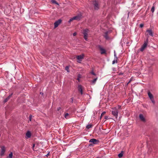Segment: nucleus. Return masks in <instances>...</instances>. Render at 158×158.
I'll list each match as a JSON object with an SVG mask.
<instances>
[{
  "label": "nucleus",
  "instance_id": "nucleus-21",
  "mask_svg": "<svg viewBox=\"0 0 158 158\" xmlns=\"http://www.w3.org/2000/svg\"><path fill=\"white\" fill-rule=\"evenodd\" d=\"M97 79L98 77H96L92 81V82L93 84H94L96 81L97 80Z\"/></svg>",
  "mask_w": 158,
  "mask_h": 158
},
{
  "label": "nucleus",
  "instance_id": "nucleus-16",
  "mask_svg": "<svg viewBox=\"0 0 158 158\" xmlns=\"http://www.w3.org/2000/svg\"><path fill=\"white\" fill-rule=\"evenodd\" d=\"M108 32H106L105 33V34L104 35V37L105 38V39L106 40H108L109 38V37L108 36Z\"/></svg>",
  "mask_w": 158,
  "mask_h": 158
},
{
  "label": "nucleus",
  "instance_id": "nucleus-22",
  "mask_svg": "<svg viewBox=\"0 0 158 158\" xmlns=\"http://www.w3.org/2000/svg\"><path fill=\"white\" fill-rule=\"evenodd\" d=\"M155 7L154 6H153L152 7V8H151V11L152 12V13H153L155 11Z\"/></svg>",
  "mask_w": 158,
  "mask_h": 158
},
{
  "label": "nucleus",
  "instance_id": "nucleus-8",
  "mask_svg": "<svg viewBox=\"0 0 158 158\" xmlns=\"http://www.w3.org/2000/svg\"><path fill=\"white\" fill-rule=\"evenodd\" d=\"M62 22V20L59 19L58 20L56 21L54 23V28L57 27L58 25L60 24Z\"/></svg>",
  "mask_w": 158,
  "mask_h": 158
},
{
  "label": "nucleus",
  "instance_id": "nucleus-32",
  "mask_svg": "<svg viewBox=\"0 0 158 158\" xmlns=\"http://www.w3.org/2000/svg\"><path fill=\"white\" fill-rule=\"evenodd\" d=\"M76 35H77V33L76 32L74 33L73 34V35L74 36H75Z\"/></svg>",
  "mask_w": 158,
  "mask_h": 158
},
{
  "label": "nucleus",
  "instance_id": "nucleus-2",
  "mask_svg": "<svg viewBox=\"0 0 158 158\" xmlns=\"http://www.w3.org/2000/svg\"><path fill=\"white\" fill-rule=\"evenodd\" d=\"M89 31V30L87 28L83 30L82 34L84 35V39L86 41L88 40V35Z\"/></svg>",
  "mask_w": 158,
  "mask_h": 158
},
{
  "label": "nucleus",
  "instance_id": "nucleus-7",
  "mask_svg": "<svg viewBox=\"0 0 158 158\" xmlns=\"http://www.w3.org/2000/svg\"><path fill=\"white\" fill-rule=\"evenodd\" d=\"M84 57V55L83 54L81 55H80L77 56L76 57L77 59L78 60L77 62L80 63Z\"/></svg>",
  "mask_w": 158,
  "mask_h": 158
},
{
  "label": "nucleus",
  "instance_id": "nucleus-38",
  "mask_svg": "<svg viewBox=\"0 0 158 158\" xmlns=\"http://www.w3.org/2000/svg\"><path fill=\"white\" fill-rule=\"evenodd\" d=\"M49 155V152L46 155V156H48Z\"/></svg>",
  "mask_w": 158,
  "mask_h": 158
},
{
  "label": "nucleus",
  "instance_id": "nucleus-34",
  "mask_svg": "<svg viewBox=\"0 0 158 158\" xmlns=\"http://www.w3.org/2000/svg\"><path fill=\"white\" fill-rule=\"evenodd\" d=\"M108 116H105L104 117V118L105 119H108Z\"/></svg>",
  "mask_w": 158,
  "mask_h": 158
},
{
  "label": "nucleus",
  "instance_id": "nucleus-26",
  "mask_svg": "<svg viewBox=\"0 0 158 158\" xmlns=\"http://www.w3.org/2000/svg\"><path fill=\"white\" fill-rule=\"evenodd\" d=\"M90 73L92 74L93 75H94V76H96V74L93 72V71H91L90 72Z\"/></svg>",
  "mask_w": 158,
  "mask_h": 158
},
{
  "label": "nucleus",
  "instance_id": "nucleus-43",
  "mask_svg": "<svg viewBox=\"0 0 158 158\" xmlns=\"http://www.w3.org/2000/svg\"><path fill=\"white\" fill-rule=\"evenodd\" d=\"M77 80H79V79L78 78L77 79Z\"/></svg>",
  "mask_w": 158,
  "mask_h": 158
},
{
  "label": "nucleus",
  "instance_id": "nucleus-13",
  "mask_svg": "<svg viewBox=\"0 0 158 158\" xmlns=\"http://www.w3.org/2000/svg\"><path fill=\"white\" fill-rule=\"evenodd\" d=\"M78 90L80 92L81 94L82 95L83 94V90L82 87L81 85H79L78 86Z\"/></svg>",
  "mask_w": 158,
  "mask_h": 158
},
{
  "label": "nucleus",
  "instance_id": "nucleus-37",
  "mask_svg": "<svg viewBox=\"0 0 158 158\" xmlns=\"http://www.w3.org/2000/svg\"><path fill=\"white\" fill-rule=\"evenodd\" d=\"M123 73H119V74H118L119 75H123Z\"/></svg>",
  "mask_w": 158,
  "mask_h": 158
},
{
  "label": "nucleus",
  "instance_id": "nucleus-18",
  "mask_svg": "<svg viewBox=\"0 0 158 158\" xmlns=\"http://www.w3.org/2000/svg\"><path fill=\"white\" fill-rule=\"evenodd\" d=\"M117 58L116 57L115 58H114V60L112 61V64H114L115 63H117Z\"/></svg>",
  "mask_w": 158,
  "mask_h": 158
},
{
  "label": "nucleus",
  "instance_id": "nucleus-25",
  "mask_svg": "<svg viewBox=\"0 0 158 158\" xmlns=\"http://www.w3.org/2000/svg\"><path fill=\"white\" fill-rule=\"evenodd\" d=\"M69 115V114L68 113H66L64 115V117L66 118H68V116Z\"/></svg>",
  "mask_w": 158,
  "mask_h": 158
},
{
  "label": "nucleus",
  "instance_id": "nucleus-24",
  "mask_svg": "<svg viewBox=\"0 0 158 158\" xmlns=\"http://www.w3.org/2000/svg\"><path fill=\"white\" fill-rule=\"evenodd\" d=\"M65 69L67 71V72H69V67L68 66H66L65 67Z\"/></svg>",
  "mask_w": 158,
  "mask_h": 158
},
{
  "label": "nucleus",
  "instance_id": "nucleus-23",
  "mask_svg": "<svg viewBox=\"0 0 158 158\" xmlns=\"http://www.w3.org/2000/svg\"><path fill=\"white\" fill-rule=\"evenodd\" d=\"M92 127V125H87L86 127V128L87 129H89Z\"/></svg>",
  "mask_w": 158,
  "mask_h": 158
},
{
  "label": "nucleus",
  "instance_id": "nucleus-1",
  "mask_svg": "<svg viewBox=\"0 0 158 158\" xmlns=\"http://www.w3.org/2000/svg\"><path fill=\"white\" fill-rule=\"evenodd\" d=\"M112 109L113 110L111 111L112 114H113L116 118H117L118 114V111L117 108L116 107L112 108Z\"/></svg>",
  "mask_w": 158,
  "mask_h": 158
},
{
  "label": "nucleus",
  "instance_id": "nucleus-12",
  "mask_svg": "<svg viewBox=\"0 0 158 158\" xmlns=\"http://www.w3.org/2000/svg\"><path fill=\"white\" fill-rule=\"evenodd\" d=\"M5 151V148L4 147H2L1 148V150L0 153V154L1 155H3L4 154Z\"/></svg>",
  "mask_w": 158,
  "mask_h": 158
},
{
  "label": "nucleus",
  "instance_id": "nucleus-14",
  "mask_svg": "<svg viewBox=\"0 0 158 158\" xmlns=\"http://www.w3.org/2000/svg\"><path fill=\"white\" fill-rule=\"evenodd\" d=\"M31 133L29 131H28L26 134V137L25 138L26 139H28L31 136Z\"/></svg>",
  "mask_w": 158,
  "mask_h": 158
},
{
  "label": "nucleus",
  "instance_id": "nucleus-35",
  "mask_svg": "<svg viewBox=\"0 0 158 158\" xmlns=\"http://www.w3.org/2000/svg\"><path fill=\"white\" fill-rule=\"evenodd\" d=\"M60 109H61V108L60 107H58L57 108V111H59V110H60Z\"/></svg>",
  "mask_w": 158,
  "mask_h": 158
},
{
  "label": "nucleus",
  "instance_id": "nucleus-3",
  "mask_svg": "<svg viewBox=\"0 0 158 158\" xmlns=\"http://www.w3.org/2000/svg\"><path fill=\"white\" fill-rule=\"evenodd\" d=\"M148 38H147L146 40L144 41L143 44L140 48V51L143 52L147 47L148 44Z\"/></svg>",
  "mask_w": 158,
  "mask_h": 158
},
{
  "label": "nucleus",
  "instance_id": "nucleus-29",
  "mask_svg": "<svg viewBox=\"0 0 158 158\" xmlns=\"http://www.w3.org/2000/svg\"><path fill=\"white\" fill-rule=\"evenodd\" d=\"M32 116L31 115H29V121H31V119Z\"/></svg>",
  "mask_w": 158,
  "mask_h": 158
},
{
  "label": "nucleus",
  "instance_id": "nucleus-39",
  "mask_svg": "<svg viewBox=\"0 0 158 158\" xmlns=\"http://www.w3.org/2000/svg\"><path fill=\"white\" fill-rule=\"evenodd\" d=\"M131 81V79H130L129 81L128 82V83H130Z\"/></svg>",
  "mask_w": 158,
  "mask_h": 158
},
{
  "label": "nucleus",
  "instance_id": "nucleus-30",
  "mask_svg": "<svg viewBox=\"0 0 158 158\" xmlns=\"http://www.w3.org/2000/svg\"><path fill=\"white\" fill-rule=\"evenodd\" d=\"M143 24L142 23L140 24L139 27H140L142 28L143 27Z\"/></svg>",
  "mask_w": 158,
  "mask_h": 158
},
{
  "label": "nucleus",
  "instance_id": "nucleus-10",
  "mask_svg": "<svg viewBox=\"0 0 158 158\" xmlns=\"http://www.w3.org/2000/svg\"><path fill=\"white\" fill-rule=\"evenodd\" d=\"M80 17L78 15L74 16L73 18H71L69 21V22L70 23L71 21L74 20H79L80 19Z\"/></svg>",
  "mask_w": 158,
  "mask_h": 158
},
{
  "label": "nucleus",
  "instance_id": "nucleus-41",
  "mask_svg": "<svg viewBox=\"0 0 158 158\" xmlns=\"http://www.w3.org/2000/svg\"><path fill=\"white\" fill-rule=\"evenodd\" d=\"M35 146V144H33V147H34Z\"/></svg>",
  "mask_w": 158,
  "mask_h": 158
},
{
  "label": "nucleus",
  "instance_id": "nucleus-9",
  "mask_svg": "<svg viewBox=\"0 0 158 158\" xmlns=\"http://www.w3.org/2000/svg\"><path fill=\"white\" fill-rule=\"evenodd\" d=\"M98 48L101 51V53L102 54H106V50L103 48L101 46L99 45Z\"/></svg>",
  "mask_w": 158,
  "mask_h": 158
},
{
  "label": "nucleus",
  "instance_id": "nucleus-33",
  "mask_svg": "<svg viewBox=\"0 0 158 158\" xmlns=\"http://www.w3.org/2000/svg\"><path fill=\"white\" fill-rule=\"evenodd\" d=\"M12 94H10V95L8 96V98H9L10 99V98L11 97V96H12Z\"/></svg>",
  "mask_w": 158,
  "mask_h": 158
},
{
  "label": "nucleus",
  "instance_id": "nucleus-20",
  "mask_svg": "<svg viewBox=\"0 0 158 158\" xmlns=\"http://www.w3.org/2000/svg\"><path fill=\"white\" fill-rule=\"evenodd\" d=\"M51 2L53 3L59 5L58 3L56 2V1L55 0H51Z\"/></svg>",
  "mask_w": 158,
  "mask_h": 158
},
{
  "label": "nucleus",
  "instance_id": "nucleus-17",
  "mask_svg": "<svg viewBox=\"0 0 158 158\" xmlns=\"http://www.w3.org/2000/svg\"><path fill=\"white\" fill-rule=\"evenodd\" d=\"M123 154V152L122 151L121 152L118 154V156L119 158H120L122 157Z\"/></svg>",
  "mask_w": 158,
  "mask_h": 158
},
{
  "label": "nucleus",
  "instance_id": "nucleus-42",
  "mask_svg": "<svg viewBox=\"0 0 158 158\" xmlns=\"http://www.w3.org/2000/svg\"><path fill=\"white\" fill-rule=\"evenodd\" d=\"M102 116H101L100 118V119H101V118H102Z\"/></svg>",
  "mask_w": 158,
  "mask_h": 158
},
{
  "label": "nucleus",
  "instance_id": "nucleus-28",
  "mask_svg": "<svg viewBox=\"0 0 158 158\" xmlns=\"http://www.w3.org/2000/svg\"><path fill=\"white\" fill-rule=\"evenodd\" d=\"M114 58H115L116 57V58H117V57L116 56V53H115V51H114Z\"/></svg>",
  "mask_w": 158,
  "mask_h": 158
},
{
  "label": "nucleus",
  "instance_id": "nucleus-6",
  "mask_svg": "<svg viewBox=\"0 0 158 158\" xmlns=\"http://www.w3.org/2000/svg\"><path fill=\"white\" fill-rule=\"evenodd\" d=\"M93 3L94 5V9L98 10L99 8V6L97 2L95 0L93 1Z\"/></svg>",
  "mask_w": 158,
  "mask_h": 158
},
{
  "label": "nucleus",
  "instance_id": "nucleus-5",
  "mask_svg": "<svg viewBox=\"0 0 158 158\" xmlns=\"http://www.w3.org/2000/svg\"><path fill=\"white\" fill-rule=\"evenodd\" d=\"M148 97L151 101L152 102L153 104H154L155 103V102L153 98V95L150 91H148Z\"/></svg>",
  "mask_w": 158,
  "mask_h": 158
},
{
  "label": "nucleus",
  "instance_id": "nucleus-36",
  "mask_svg": "<svg viewBox=\"0 0 158 158\" xmlns=\"http://www.w3.org/2000/svg\"><path fill=\"white\" fill-rule=\"evenodd\" d=\"M118 109H120L121 107V106L120 105H118Z\"/></svg>",
  "mask_w": 158,
  "mask_h": 158
},
{
  "label": "nucleus",
  "instance_id": "nucleus-11",
  "mask_svg": "<svg viewBox=\"0 0 158 158\" xmlns=\"http://www.w3.org/2000/svg\"><path fill=\"white\" fill-rule=\"evenodd\" d=\"M139 118L140 120L142 122H145L146 120L145 118L144 117L143 115L142 114H139Z\"/></svg>",
  "mask_w": 158,
  "mask_h": 158
},
{
  "label": "nucleus",
  "instance_id": "nucleus-27",
  "mask_svg": "<svg viewBox=\"0 0 158 158\" xmlns=\"http://www.w3.org/2000/svg\"><path fill=\"white\" fill-rule=\"evenodd\" d=\"M9 99V98H7L6 99H5L4 100V102H6Z\"/></svg>",
  "mask_w": 158,
  "mask_h": 158
},
{
  "label": "nucleus",
  "instance_id": "nucleus-40",
  "mask_svg": "<svg viewBox=\"0 0 158 158\" xmlns=\"http://www.w3.org/2000/svg\"><path fill=\"white\" fill-rule=\"evenodd\" d=\"M40 94H42V95H43V93L42 92H40Z\"/></svg>",
  "mask_w": 158,
  "mask_h": 158
},
{
  "label": "nucleus",
  "instance_id": "nucleus-15",
  "mask_svg": "<svg viewBox=\"0 0 158 158\" xmlns=\"http://www.w3.org/2000/svg\"><path fill=\"white\" fill-rule=\"evenodd\" d=\"M146 31L151 36H153V32H152V30H147Z\"/></svg>",
  "mask_w": 158,
  "mask_h": 158
},
{
  "label": "nucleus",
  "instance_id": "nucleus-19",
  "mask_svg": "<svg viewBox=\"0 0 158 158\" xmlns=\"http://www.w3.org/2000/svg\"><path fill=\"white\" fill-rule=\"evenodd\" d=\"M13 157V153L12 152H11L10 154H9V156L7 157V158H12Z\"/></svg>",
  "mask_w": 158,
  "mask_h": 158
},
{
  "label": "nucleus",
  "instance_id": "nucleus-31",
  "mask_svg": "<svg viewBox=\"0 0 158 158\" xmlns=\"http://www.w3.org/2000/svg\"><path fill=\"white\" fill-rule=\"evenodd\" d=\"M106 113V112L104 111L101 114V116H102L105 114Z\"/></svg>",
  "mask_w": 158,
  "mask_h": 158
},
{
  "label": "nucleus",
  "instance_id": "nucleus-4",
  "mask_svg": "<svg viewBox=\"0 0 158 158\" xmlns=\"http://www.w3.org/2000/svg\"><path fill=\"white\" fill-rule=\"evenodd\" d=\"M99 141L98 140L95 139H90L89 141V142L91 143L89 145H93V144H96L98 143V142Z\"/></svg>",
  "mask_w": 158,
  "mask_h": 158
}]
</instances>
